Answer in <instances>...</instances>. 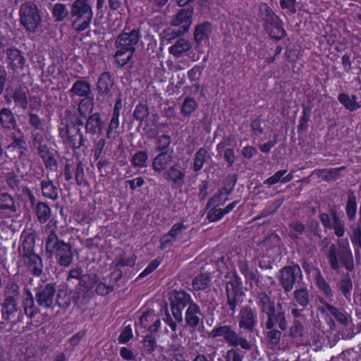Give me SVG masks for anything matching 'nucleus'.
<instances>
[{
	"instance_id": "f257e3e1",
	"label": "nucleus",
	"mask_w": 361,
	"mask_h": 361,
	"mask_svg": "<svg viewBox=\"0 0 361 361\" xmlns=\"http://www.w3.org/2000/svg\"><path fill=\"white\" fill-rule=\"evenodd\" d=\"M45 248L50 256H55L59 265L68 267L71 264L73 258L71 245L59 239L55 231H51L48 235Z\"/></svg>"
},
{
	"instance_id": "f03ea898",
	"label": "nucleus",
	"mask_w": 361,
	"mask_h": 361,
	"mask_svg": "<svg viewBox=\"0 0 361 361\" xmlns=\"http://www.w3.org/2000/svg\"><path fill=\"white\" fill-rule=\"evenodd\" d=\"M90 1L76 0L71 6V15L75 18L73 26L77 31H83L90 26L93 16Z\"/></svg>"
},
{
	"instance_id": "7ed1b4c3",
	"label": "nucleus",
	"mask_w": 361,
	"mask_h": 361,
	"mask_svg": "<svg viewBox=\"0 0 361 361\" xmlns=\"http://www.w3.org/2000/svg\"><path fill=\"white\" fill-rule=\"evenodd\" d=\"M328 259L331 268L336 271H338L342 267L348 271L354 269L353 254L348 247L341 250L335 244H331L329 250Z\"/></svg>"
},
{
	"instance_id": "20e7f679",
	"label": "nucleus",
	"mask_w": 361,
	"mask_h": 361,
	"mask_svg": "<svg viewBox=\"0 0 361 361\" xmlns=\"http://www.w3.org/2000/svg\"><path fill=\"white\" fill-rule=\"evenodd\" d=\"M212 338L224 337V341L231 346L238 347L250 350L252 345L240 334L234 331L231 326L224 325L214 328L210 333Z\"/></svg>"
},
{
	"instance_id": "39448f33",
	"label": "nucleus",
	"mask_w": 361,
	"mask_h": 361,
	"mask_svg": "<svg viewBox=\"0 0 361 361\" xmlns=\"http://www.w3.org/2000/svg\"><path fill=\"white\" fill-rule=\"evenodd\" d=\"M20 21L28 32H34L41 23L42 19L37 6L32 2H26L20 6Z\"/></svg>"
},
{
	"instance_id": "423d86ee",
	"label": "nucleus",
	"mask_w": 361,
	"mask_h": 361,
	"mask_svg": "<svg viewBox=\"0 0 361 361\" xmlns=\"http://www.w3.org/2000/svg\"><path fill=\"white\" fill-rule=\"evenodd\" d=\"M140 28L131 29L126 27L117 36L115 41L116 48H121L124 50L135 51L141 39Z\"/></svg>"
},
{
	"instance_id": "0eeeda50",
	"label": "nucleus",
	"mask_w": 361,
	"mask_h": 361,
	"mask_svg": "<svg viewBox=\"0 0 361 361\" xmlns=\"http://www.w3.org/2000/svg\"><path fill=\"white\" fill-rule=\"evenodd\" d=\"M56 293L55 283H47L36 287L35 295L37 305L43 309L51 308L55 302Z\"/></svg>"
},
{
	"instance_id": "6e6552de",
	"label": "nucleus",
	"mask_w": 361,
	"mask_h": 361,
	"mask_svg": "<svg viewBox=\"0 0 361 361\" xmlns=\"http://www.w3.org/2000/svg\"><path fill=\"white\" fill-rule=\"evenodd\" d=\"M302 279V270L298 264L286 266L280 270L279 281L286 293L290 292L295 283Z\"/></svg>"
},
{
	"instance_id": "1a4fd4ad",
	"label": "nucleus",
	"mask_w": 361,
	"mask_h": 361,
	"mask_svg": "<svg viewBox=\"0 0 361 361\" xmlns=\"http://www.w3.org/2000/svg\"><path fill=\"white\" fill-rule=\"evenodd\" d=\"M171 309L173 317L178 323L183 322V310L188 306H190V303H195L189 293L185 290H173L171 295Z\"/></svg>"
},
{
	"instance_id": "9d476101",
	"label": "nucleus",
	"mask_w": 361,
	"mask_h": 361,
	"mask_svg": "<svg viewBox=\"0 0 361 361\" xmlns=\"http://www.w3.org/2000/svg\"><path fill=\"white\" fill-rule=\"evenodd\" d=\"M193 13V6L182 7L171 20L170 24L171 26L179 27V29L177 30L176 36H183L189 31L192 23Z\"/></svg>"
},
{
	"instance_id": "9b49d317",
	"label": "nucleus",
	"mask_w": 361,
	"mask_h": 361,
	"mask_svg": "<svg viewBox=\"0 0 361 361\" xmlns=\"http://www.w3.org/2000/svg\"><path fill=\"white\" fill-rule=\"evenodd\" d=\"M266 316L265 328L278 327L281 331L288 328L286 309L281 303L277 302L275 307L264 314Z\"/></svg>"
},
{
	"instance_id": "f8f14e48",
	"label": "nucleus",
	"mask_w": 361,
	"mask_h": 361,
	"mask_svg": "<svg viewBox=\"0 0 361 361\" xmlns=\"http://www.w3.org/2000/svg\"><path fill=\"white\" fill-rule=\"evenodd\" d=\"M238 326L245 331L252 333L258 324L257 313L255 307L250 305L242 307L238 316Z\"/></svg>"
},
{
	"instance_id": "ddd939ff",
	"label": "nucleus",
	"mask_w": 361,
	"mask_h": 361,
	"mask_svg": "<svg viewBox=\"0 0 361 361\" xmlns=\"http://www.w3.org/2000/svg\"><path fill=\"white\" fill-rule=\"evenodd\" d=\"M240 285V278L235 275V279L228 282L226 286V305L231 311V314H234L235 312L238 305V296L242 294Z\"/></svg>"
},
{
	"instance_id": "4468645a",
	"label": "nucleus",
	"mask_w": 361,
	"mask_h": 361,
	"mask_svg": "<svg viewBox=\"0 0 361 361\" xmlns=\"http://www.w3.org/2000/svg\"><path fill=\"white\" fill-rule=\"evenodd\" d=\"M164 177L178 187L185 185V170L178 162L174 164L164 173Z\"/></svg>"
},
{
	"instance_id": "2eb2a0df",
	"label": "nucleus",
	"mask_w": 361,
	"mask_h": 361,
	"mask_svg": "<svg viewBox=\"0 0 361 361\" xmlns=\"http://www.w3.org/2000/svg\"><path fill=\"white\" fill-rule=\"evenodd\" d=\"M35 298L30 288H23L22 307L25 314L30 319L35 318L39 313V309L35 303Z\"/></svg>"
},
{
	"instance_id": "dca6fc26",
	"label": "nucleus",
	"mask_w": 361,
	"mask_h": 361,
	"mask_svg": "<svg viewBox=\"0 0 361 361\" xmlns=\"http://www.w3.org/2000/svg\"><path fill=\"white\" fill-rule=\"evenodd\" d=\"M114 83V79L109 72L101 74L97 82V99H104L110 94Z\"/></svg>"
},
{
	"instance_id": "f3484780",
	"label": "nucleus",
	"mask_w": 361,
	"mask_h": 361,
	"mask_svg": "<svg viewBox=\"0 0 361 361\" xmlns=\"http://www.w3.org/2000/svg\"><path fill=\"white\" fill-rule=\"evenodd\" d=\"M12 142L7 146L8 152H15L13 154L14 159H22L26 157L27 151V142L23 135L20 137L13 135L11 137Z\"/></svg>"
},
{
	"instance_id": "a211bd4d",
	"label": "nucleus",
	"mask_w": 361,
	"mask_h": 361,
	"mask_svg": "<svg viewBox=\"0 0 361 361\" xmlns=\"http://www.w3.org/2000/svg\"><path fill=\"white\" fill-rule=\"evenodd\" d=\"M7 60L9 67L14 71L22 70L25 63V59L21 51L16 48L6 49Z\"/></svg>"
},
{
	"instance_id": "6ab92c4d",
	"label": "nucleus",
	"mask_w": 361,
	"mask_h": 361,
	"mask_svg": "<svg viewBox=\"0 0 361 361\" xmlns=\"http://www.w3.org/2000/svg\"><path fill=\"white\" fill-rule=\"evenodd\" d=\"M22 257L28 269L33 275L39 276L42 274L43 263L39 255L33 253L22 256Z\"/></svg>"
},
{
	"instance_id": "aec40b11",
	"label": "nucleus",
	"mask_w": 361,
	"mask_h": 361,
	"mask_svg": "<svg viewBox=\"0 0 361 361\" xmlns=\"http://www.w3.org/2000/svg\"><path fill=\"white\" fill-rule=\"evenodd\" d=\"M264 27L269 36L273 39H281L286 35L285 30L283 27V23L278 16H276V19H273L264 23Z\"/></svg>"
},
{
	"instance_id": "412c9836",
	"label": "nucleus",
	"mask_w": 361,
	"mask_h": 361,
	"mask_svg": "<svg viewBox=\"0 0 361 361\" xmlns=\"http://www.w3.org/2000/svg\"><path fill=\"white\" fill-rule=\"evenodd\" d=\"M69 92L71 94V97L73 96H78L80 97H83V99H85L86 100L93 99L92 97H90V95L92 94L91 85L89 82L85 80H78L75 81L69 90Z\"/></svg>"
},
{
	"instance_id": "4be33fe9",
	"label": "nucleus",
	"mask_w": 361,
	"mask_h": 361,
	"mask_svg": "<svg viewBox=\"0 0 361 361\" xmlns=\"http://www.w3.org/2000/svg\"><path fill=\"white\" fill-rule=\"evenodd\" d=\"M202 317L200 307L196 303H190L185 312L186 324L191 328L197 327Z\"/></svg>"
},
{
	"instance_id": "5701e85b",
	"label": "nucleus",
	"mask_w": 361,
	"mask_h": 361,
	"mask_svg": "<svg viewBox=\"0 0 361 361\" xmlns=\"http://www.w3.org/2000/svg\"><path fill=\"white\" fill-rule=\"evenodd\" d=\"M104 122L99 113L96 112L87 118L85 123V132L87 134L95 135L97 132L99 134L103 130Z\"/></svg>"
},
{
	"instance_id": "b1692460",
	"label": "nucleus",
	"mask_w": 361,
	"mask_h": 361,
	"mask_svg": "<svg viewBox=\"0 0 361 361\" xmlns=\"http://www.w3.org/2000/svg\"><path fill=\"white\" fill-rule=\"evenodd\" d=\"M21 238H23L19 252L22 256L33 254L35 245V234L34 233L23 232Z\"/></svg>"
},
{
	"instance_id": "393cba45",
	"label": "nucleus",
	"mask_w": 361,
	"mask_h": 361,
	"mask_svg": "<svg viewBox=\"0 0 361 361\" xmlns=\"http://www.w3.org/2000/svg\"><path fill=\"white\" fill-rule=\"evenodd\" d=\"M256 302L262 313H267L276 306L275 302L264 291L258 292L255 295Z\"/></svg>"
},
{
	"instance_id": "a878e982",
	"label": "nucleus",
	"mask_w": 361,
	"mask_h": 361,
	"mask_svg": "<svg viewBox=\"0 0 361 361\" xmlns=\"http://www.w3.org/2000/svg\"><path fill=\"white\" fill-rule=\"evenodd\" d=\"M353 281L349 274H345L337 281L336 288L346 299L350 300L351 292L353 290Z\"/></svg>"
},
{
	"instance_id": "bb28decb",
	"label": "nucleus",
	"mask_w": 361,
	"mask_h": 361,
	"mask_svg": "<svg viewBox=\"0 0 361 361\" xmlns=\"http://www.w3.org/2000/svg\"><path fill=\"white\" fill-rule=\"evenodd\" d=\"M192 47L191 42L185 38H179L169 47V52L176 57H179L182 54L190 51Z\"/></svg>"
},
{
	"instance_id": "cd10ccee",
	"label": "nucleus",
	"mask_w": 361,
	"mask_h": 361,
	"mask_svg": "<svg viewBox=\"0 0 361 361\" xmlns=\"http://www.w3.org/2000/svg\"><path fill=\"white\" fill-rule=\"evenodd\" d=\"M357 97L355 94L349 95L346 93H341L338 96V102L349 111L353 112L361 107L357 102Z\"/></svg>"
},
{
	"instance_id": "c85d7f7f",
	"label": "nucleus",
	"mask_w": 361,
	"mask_h": 361,
	"mask_svg": "<svg viewBox=\"0 0 361 361\" xmlns=\"http://www.w3.org/2000/svg\"><path fill=\"white\" fill-rule=\"evenodd\" d=\"M0 124L4 129L13 130L16 128V120L11 109L3 108L0 110Z\"/></svg>"
},
{
	"instance_id": "c756f323",
	"label": "nucleus",
	"mask_w": 361,
	"mask_h": 361,
	"mask_svg": "<svg viewBox=\"0 0 361 361\" xmlns=\"http://www.w3.org/2000/svg\"><path fill=\"white\" fill-rule=\"evenodd\" d=\"M293 299L296 302L295 305L305 309L310 303V292L305 286L296 288L293 292Z\"/></svg>"
},
{
	"instance_id": "7c9ffc66",
	"label": "nucleus",
	"mask_w": 361,
	"mask_h": 361,
	"mask_svg": "<svg viewBox=\"0 0 361 361\" xmlns=\"http://www.w3.org/2000/svg\"><path fill=\"white\" fill-rule=\"evenodd\" d=\"M172 156L167 152H160L153 160L152 169L157 173H161L165 170L168 164L171 161Z\"/></svg>"
},
{
	"instance_id": "2f4dec72",
	"label": "nucleus",
	"mask_w": 361,
	"mask_h": 361,
	"mask_svg": "<svg viewBox=\"0 0 361 361\" xmlns=\"http://www.w3.org/2000/svg\"><path fill=\"white\" fill-rule=\"evenodd\" d=\"M40 188L44 197L51 200H56L59 198V189L51 180H42Z\"/></svg>"
},
{
	"instance_id": "473e14b6",
	"label": "nucleus",
	"mask_w": 361,
	"mask_h": 361,
	"mask_svg": "<svg viewBox=\"0 0 361 361\" xmlns=\"http://www.w3.org/2000/svg\"><path fill=\"white\" fill-rule=\"evenodd\" d=\"M329 212L332 218V223L329 228L334 229L335 235L338 238H341L345 235V221L338 216L336 209H331Z\"/></svg>"
},
{
	"instance_id": "72a5a7b5",
	"label": "nucleus",
	"mask_w": 361,
	"mask_h": 361,
	"mask_svg": "<svg viewBox=\"0 0 361 361\" xmlns=\"http://www.w3.org/2000/svg\"><path fill=\"white\" fill-rule=\"evenodd\" d=\"M345 166H341L334 169H318L313 172L319 178H322L325 181H331L338 179L341 175L340 171L344 170Z\"/></svg>"
},
{
	"instance_id": "f704fd0d",
	"label": "nucleus",
	"mask_w": 361,
	"mask_h": 361,
	"mask_svg": "<svg viewBox=\"0 0 361 361\" xmlns=\"http://www.w3.org/2000/svg\"><path fill=\"white\" fill-rule=\"evenodd\" d=\"M345 213L349 221H354L357 214V200L353 191L349 190L345 204Z\"/></svg>"
},
{
	"instance_id": "c9c22d12",
	"label": "nucleus",
	"mask_w": 361,
	"mask_h": 361,
	"mask_svg": "<svg viewBox=\"0 0 361 361\" xmlns=\"http://www.w3.org/2000/svg\"><path fill=\"white\" fill-rule=\"evenodd\" d=\"M4 298L18 304L22 298L20 286L16 283H11L6 285L4 294Z\"/></svg>"
},
{
	"instance_id": "e433bc0d",
	"label": "nucleus",
	"mask_w": 361,
	"mask_h": 361,
	"mask_svg": "<svg viewBox=\"0 0 361 361\" xmlns=\"http://www.w3.org/2000/svg\"><path fill=\"white\" fill-rule=\"evenodd\" d=\"M18 310V304L9 301L6 299H4V301L1 304V312L2 319L6 321H8L16 313Z\"/></svg>"
},
{
	"instance_id": "4c0bfd02",
	"label": "nucleus",
	"mask_w": 361,
	"mask_h": 361,
	"mask_svg": "<svg viewBox=\"0 0 361 361\" xmlns=\"http://www.w3.org/2000/svg\"><path fill=\"white\" fill-rule=\"evenodd\" d=\"M18 310V304L9 301L6 299H4V301L1 304V312L2 319L6 321H8L16 313Z\"/></svg>"
},
{
	"instance_id": "58836bf2",
	"label": "nucleus",
	"mask_w": 361,
	"mask_h": 361,
	"mask_svg": "<svg viewBox=\"0 0 361 361\" xmlns=\"http://www.w3.org/2000/svg\"><path fill=\"white\" fill-rule=\"evenodd\" d=\"M211 31V24L208 22H205L195 26L194 31V40L197 46L201 44V42L204 39L208 37Z\"/></svg>"
},
{
	"instance_id": "ea45409f",
	"label": "nucleus",
	"mask_w": 361,
	"mask_h": 361,
	"mask_svg": "<svg viewBox=\"0 0 361 361\" xmlns=\"http://www.w3.org/2000/svg\"><path fill=\"white\" fill-rule=\"evenodd\" d=\"M18 204L14 198L7 192L0 193V210H8L15 213L18 210Z\"/></svg>"
},
{
	"instance_id": "a19ab883",
	"label": "nucleus",
	"mask_w": 361,
	"mask_h": 361,
	"mask_svg": "<svg viewBox=\"0 0 361 361\" xmlns=\"http://www.w3.org/2000/svg\"><path fill=\"white\" fill-rule=\"evenodd\" d=\"M326 309L330 314L335 318V319L339 322L341 325L344 326H348L350 323L349 318L341 311H340L337 307L333 306L332 305L325 302H322Z\"/></svg>"
},
{
	"instance_id": "79ce46f5",
	"label": "nucleus",
	"mask_w": 361,
	"mask_h": 361,
	"mask_svg": "<svg viewBox=\"0 0 361 361\" xmlns=\"http://www.w3.org/2000/svg\"><path fill=\"white\" fill-rule=\"evenodd\" d=\"M287 172V170H280L276 172L272 176L269 177L267 180L264 181V184H267L269 185H272L278 183H288L290 181L293 176L291 173H288L286 176H284Z\"/></svg>"
},
{
	"instance_id": "37998d69",
	"label": "nucleus",
	"mask_w": 361,
	"mask_h": 361,
	"mask_svg": "<svg viewBox=\"0 0 361 361\" xmlns=\"http://www.w3.org/2000/svg\"><path fill=\"white\" fill-rule=\"evenodd\" d=\"M35 212L37 215V220L41 224L47 222L51 216L50 207L47 203L43 202H39L37 203Z\"/></svg>"
},
{
	"instance_id": "c03bdc74",
	"label": "nucleus",
	"mask_w": 361,
	"mask_h": 361,
	"mask_svg": "<svg viewBox=\"0 0 361 361\" xmlns=\"http://www.w3.org/2000/svg\"><path fill=\"white\" fill-rule=\"evenodd\" d=\"M209 158L208 151L204 147L200 148L195 154L193 171L195 172L200 171Z\"/></svg>"
},
{
	"instance_id": "a18cd8bd",
	"label": "nucleus",
	"mask_w": 361,
	"mask_h": 361,
	"mask_svg": "<svg viewBox=\"0 0 361 361\" xmlns=\"http://www.w3.org/2000/svg\"><path fill=\"white\" fill-rule=\"evenodd\" d=\"M315 283L320 291H322L326 297H332L334 292L330 285L326 282L322 276L321 271L319 269H316Z\"/></svg>"
},
{
	"instance_id": "49530a36",
	"label": "nucleus",
	"mask_w": 361,
	"mask_h": 361,
	"mask_svg": "<svg viewBox=\"0 0 361 361\" xmlns=\"http://www.w3.org/2000/svg\"><path fill=\"white\" fill-rule=\"evenodd\" d=\"M198 104L196 100L191 97H186L180 107V114L188 118L197 109Z\"/></svg>"
},
{
	"instance_id": "de8ad7c7",
	"label": "nucleus",
	"mask_w": 361,
	"mask_h": 361,
	"mask_svg": "<svg viewBox=\"0 0 361 361\" xmlns=\"http://www.w3.org/2000/svg\"><path fill=\"white\" fill-rule=\"evenodd\" d=\"M114 58L120 66H124L131 60L135 51L124 50L121 48H116Z\"/></svg>"
},
{
	"instance_id": "09e8293b",
	"label": "nucleus",
	"mask_w": 361,
	"mask_h": 361,
	"mask_svg": "<svg viewBox=\"0 0 361 361\" xmlns=\"http://www.w3.org/2000/svg\"><path fill=\"white\" fill-rule=\"evenodd\" d=\"M75 129V133H71V129L68 126H66L63 128H59L60 135L63 137L64 136L68 137V141L69 145L73 148L78 149L77 142H78V137L77 133V128H75V125L73 126Z\"/></svg>"
},
{
	"instance_id": "8fccbe9b",
	"label": "nucleus",
	"mask_w": 361,
	"mask_h": 361,
	"mask_svg": "<svg viewBox=\"0 0 361 361\" xmlns=\"http://www.w3.org/2000/svg\"><path fill=\"white\" fill-rule=\"evenodd\" d=\"M211 282L210 276L203 274L196 276L192 281V287L195 290H201L207 288Z\"/></svg>"
},
{
	"instance_id": "3c124183",
	"label": "nucleus",
	"mask_w": 361,
	"mask_h": 361,
	"mask_svg": "<svg viewBox=\"0 0 361 361\" xmlns=\"http://www.w3.org/2000/svg\"><path fill=\"white\" fill-rule=\"evenodd\" d=\"M56 304L63 309L68 308L71 303V295L66 291L59 290L56 293V298L55 299Z\"/></svg>"
},
{
	"instance_id": "603ef678",
	"label": "nucleus",
	"mask_w": 361,
	"mask_h": 361,
	"mask_svg": "<svg viewBox=\"0 0 361 361\" xmlns=\"http://www.w3.org/2000/svg\"><path fill=\"white\" fill-rule=\"evenodd\" d=\"M13 98L16 105L20 106L23 109L27 107V94L22 88L16 89L13 93Z\"/></svg>"
},
{
	"instance_id": "864d4df0",
	"label": "nucleus",
	"mask_w": 361,
	"mask_h": 361,
	"mask_svg": "<svg viewBox=\"0 0 361 361\" xmlns=\"http://www.w3.org/2000/svg\"><path fill=\"white\" fill-rule=\"evenodd\" d=\"M303 330L304 328L302 323L299 320L295 319L284 336H288L292 338L301 337L302 336Z\"/></svg>"
},
{
	"instance_id": "5fc2aeb1",
	"label": "nucleus",
	"mask_w": 361,
	"mask_h": 361,
	"mask_svg": "<svg viewBox=\"0 0 361 361\" xmlns=\"http://www.w3.org/2000/svg\"><path fill=\"white\" fill-rule=\"evenodd\" d=\"M52 13L55 20L59 22L63 20L68 16L69 11L65 4H56L53 8Z\"/></svg>"
},
{
	"instance_id": "6e6d98bb",
	"label": "nucleus",
	"mask_w": 361,
	"mask_h": 361,
	"mask_svg": "<svg viewBox=\"0 0 361 361\" xmlns=\"http://www.w3.org/2000/svg\"><path fill=\"white\" fill-rule=\"evenodd\" d=\"M148 155L145 151H139L133 156L131 164L134 167H145Z\"/></svg>"
},
{
	"instance_id": "4d7b16f0",
	"label": "nucleus",
	"mask_w": 361,
	"mask_h": 361,
	"mask_svg": "<svg viewBox=\"0 0 361 361\" xmlns=\"http://www.w3.org/2000/svg\"><path fill=\"white\" fill-rule=\"evenodd\" d=\"M142 345L145 352L149 355L152 354L157 347L156 338L150 334L144 337Z\"/></svg>"
},
{
	"instance_id": "13d9d810",
	"label": "nucleus",
	"mask_w": 361,
	"mask_h": 361,
	"mask_svg": "<svg viewBox=\"0 0 361 361\" xmlns=\"http://www.w3.org/2000/svg\"><path fill=\"white\" fill-rule=\"evenodd\" d=\"M149 114L148 107L145 104H139L135 106L133 116L141 123L149 116Z\"/></svg>"
},
{
	"instance_id": "bf43d9fd",
	"label": "nucleus",
	"mask_w": 361,
	"mask_h": 361,
	"mask_svg": "<svg viewBox=\"0 0 361 361\" xmlns=\"http://www.w3.org/2000/svg\"><path fill=\"white\" fill-rule=\"evenodd\" d=\"M267 329L269 330L267 334V338L269 343L272 346L276 347L281 341L283 331L279 329H276L275 327L273 329Z\"/></svg>"
},
{
	"instance_id": "052dcab7",
	"label": "nucleus",
	"mask_w": 361,
	"mask_h": 361,
	"mask_svg": "<svg viewBox=\"0 0 361 361\" xmlns=\"http://www.w3.org/2000/svg\"><path fill=\"white\" fill-rule=\"evenodd\" d=\"M98 281L99 278L96 274H84L80 279V284L85 288L92 289Z\"/></svg>"
},
{
	"instance_id": "680f3d73",
	"label": "nucleus",
	"mask_w": 361,
	"mask_h": 361,
	"mask_svg": "<svg viewBox=\"0 0 361 361\" xmlns=\"http://www.w3.org/2000/svg\"><path fill=\"white\" fill-rule=\"evenodd\" d=\"M352 234L350 235V240L354 247L361 248V226L354 224L350 227Z\"/></svg>"
},
{
	"instance_id": "e2e57ef3",
	"label": "nucleus",
	"mask_w": 361,
	"mask_h": 361,
	"mask_svg": "<svg viewBox=\"0 0 361 361\" xmlns=\"http://www.w3.org/2000/svg\"><path fill=\"white\" fill-rule=\"evenodd\" d=\"M312 109L307 106H302V116L300 120L298 130L306 131L307 130V123L310 121Z\"/></svg>"
},
{
	"instance_id": "0e129e2a",
	"label": "nucleus",
	"mask_w": 361,
	"mask_h": 361,
	"mask_svg": "<svg viewBox=\"0 0 361 361\" xmlns=\"http://www.w3.org/2000/svg\"><path fill=\"white\" fill-rule=\"evenodd\" d=\"M260 17L264 21V23L273 19H276V15L273 12L271 8L267 4H263L259 8Z\"/></svg>"
},
{
	"instance_id": "69168bd1",
	"label": "nucleus",
	"mask_w": 361,
	"mask_h": 361,
	"mask_svg": "<svg viewBox=\"0 0 361 361\" xmlns=\"http://www.w3.org/2000/svg\"><path fill=\"white\" fill-rule=\"evenodd\" d=\"M290 228L297 233H291L290 236L293 239H298V234H302L305 231V226L300 221L294 220L290 223Z\"/></svg>"
},
{
	"instance_id": "338daca9",
	"label": "nucleus",
	"mask_w": 361,
	"mask_h": 361,
	"mask_svg": "<svg viewBox=\"0 0 361 361\" xmlns=\"http://www.w3.org/2000/svg\"><path fill=\"white\" fill-rule=\"evenodd\" d=\"M171 142V137L166 135H161L157 140V149L161 152H167L166 149Z\"/></svg>"
},
{
	"instance_id": "774afa93",
	"label": "nucleus",
	"mask_w": 361,
	"mask_h": 361,
	"mask_svg": "<svg viewBox=\"0 0 361 361\" xmlns=\"http://www.w3.org/2000/svg\"><path fill=\"white\" fill-rule=\"evenodd\" d=\"M186 228V226L182 223H176L172 226L169 233L176 240L182 237L183 231Z\"/></svg>"
}]
</instances>
